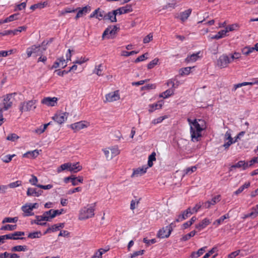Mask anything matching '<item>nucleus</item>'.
<instances>
[{
  "mask_svg": "<svg viewBox=\"0 0 258 258\" xmlns=\"http://www.w3.org/2000/svg\"><path fill=\"white\" fill-rule=\"evenodd\" d=\"M187 121L190 125V134L192 142H198L200 140V138L202 137V132L204 130V120L199 119L191 120L189 118L187 119Z\"/></svg>",
  "mask_w": 258,
  "mask_h": 258,
  "instance_id": "f257e3e1",
  "label": "nucleus"
},
{
  "mask_svg": "<svg viewBox=\"0 0 258 258\" xmlns=\"http://www.w3.org/2000/svg\"><path fill=\"white\" fill-rule=\"evenodd\" d=\"M95 204V203L93 204V206L85 207L82 208L80 211L79 219L81 220H84L93 217Z\"/></svg>",
  "mask_w": 258,
  "mask_h": 258,
  "instance_id": "f03ea898",
  "label": "nucleus"
},
{
  "mask_svg": "<svg viewBox=\"0 0 258 258\" xmlns=\"http://www.w3.org/2000/svg\"><path fill=\"white\" fill-rule=\"evenodd\" d=\"M36 100H31L21 103L19 105L20 111L23 112L35 109L36 107Z\"/></svg>",
  "mask_w": 258,
  "mask_h": 258,
  "instance_id": "7ed1b4c3",
  "label": "nucleus"
},
{
  "mask_svg": "<svg viewBox=\"0 0 258 258\" xmlns=\"http://www.w3.org/2000/svg\"><path fill=\"white\" fill-rule=\"evenodd\" d=\"M24 235H25V232L23 231H15L14 233L4 235V236L5 240H25L26 238L22 237Z\"/></svg>",
  "mask_w": 258,
  "mask_h": 258,
  "instance_id": "20e7f679",
  "label": "nucleus"
},
{
  "mask_svg": "<svg viewBox=\"0 0 258 258\" xmlns=\"http://www.w3.org/2000/svg\"><path fill=\"white\" fill-rule=\"evenodd\" d=\"M231 62L229 57L226 54L221 55L217 60V66L220 68H225Z\"/></svg>",
  "mask_w": 258,
  "mask_h": 258,
  "instance_id": "39448f33",
  "label": "nucleus"
},
{
  "mask_svg": "<svg viewBox=\"0 0 258 258\" xmlns=\"http://www.w3.org/2000/svg\"><path fill=\"white\" fill-rule=\"evenodd\" d=\"M14 94H9L4 98L3 103H0L1 106L5 110H7L9 109L13 104V101L12 100Z\"/></svg>",
  "mask_w": 258,
  "mask_h": 258,
  "instance_id": "423d86ee",
  "label": "nucleus"
},
{
  "mask_svg": "<svg viewBox=\"0 0 258 258\" xmlns=\"http://www.w3.org/2000/svg\"><path fill=\"white\" fill-rule=\"evenodd\" d=\"M88 123L85 121H80L71 124L69 127L71 128L74 132H77L80 130L86 128L88 126Z\"/></svg>",
  "mask_w": 258,
  "mask_h": 258,
  "instance_id": "0eeeda50",
  "label": "nucleus"
},
{
  "mask_svg": "<svg viewBox=\"0 0 258 258\" xmlns=\"http://www.w3.org/2000/svg\"><path fill=\"white\" fill-rule=\"evenodd\" d=\"M192 214L193 212L191 211V208L188 207L186 210L183 211L181 214L177 216V218L175 219V221L177 222H181L187 219Z\"/></svg>",
  "mask_w": 258,
  "mask_h": 258,
  "instance_id": "6e6552de",
  "label": "nucleus"
},
{
  "mask_svg": "<svg viewBox=\"0 0 258 258\" xmlns=\"http://www.w3.org/2000/svg\"><path fill=\"white\" fill-rule=\"evenodd\" d=\"M43 193V190L34 187H28L26 192L28 197H39Z\"/></svg>",
  "mask_w": 258,
  "mask_h": 258,
  "instance_id": "1a4fd4ad",
  "label": "nucleus"
},
{
  "mask_svg": "<svg viewBox=\"0 0 258 258\" xmlns=\"http://www.w3.org/2000/svg\"><path fill=\"white\" fill-rule=\"evenodd\" d=\"M106 101L113 102L119 99V91L116 90L114 92H110L105 96Z\"/></svg>",
  "mask_w": 258,
  "mask_h": 258,
  "instance_id": "9d476101",
  "label": "nucleus"
},
{
  "mask_svg": "<svg viewBox=\"0 0 258 258\" xmlns=\"http://www.w3.org/2000/svg\"><path fill=\"white\" fill-rule=\"evenodd\" d=\"M119 29V27H117L116 26H110L108 27L103 32L102 34V38H104L108 34H110L111 36L115 35Z\"/></svg>",
  "mask_w": 258,
  "mask_h": 258,
  "instance_id": "9b49d317",
  "label": "nucleus"
},
{
  "mask_svg": "<svg viewBox=\"0 0 258 258\" xmlns=\"http://www.w3.org/2000/svg\"><path fill=\"white\" fill-rule=\"evenodd\" d=\"M77 9L78 10V12L75 17L76 19H77L90 12L91 10V8L90 6L87 5L82 8H78Z\"/></svg>",
  "mask_w": 258,
  "mask_h": 258,
  "instance_id": "f8f14e48",
  "label": "nucleus"
},
{
  "mask_svg": "<svg viewBox=\"0 0 258 258\" xmlns=\"http://www.w3.org/2000/svg\"><path fill=\"white\" fill-rule=\"evenodd\" d=\"M68 115V113L63 112L58 114H55L52 119L59 124L63 123L67 119Z\"/></svg>",
  "mask_w": 258,
  "mask_h": 258,
  "instance_id": "ddd939ff",
  "label": "nucleus"
},
{
  "mask_svg": "<svg viewBox=\"0 0 258 258\" xmlns=\"http://www.w3.org/2000/svg\"><path fill=\"white\" fill-rule=\"evenodd\" d=\"M56 97H45L41 100V103L48 106H54L57 103Z\"/></svg>",
  "mask_w": 258,
  "mask_h": 258,
  "instance_id": "4468645a",
  "label": "nucleus"
},
{
  "mask_svg": "<svg viewBox=\"0 0 258 258\" xmlns=\"http://www.w3.org/2000/svg\"><path fill=\"white\" fill-rule=\"evenodd\" d=\"M220 201V196L217 195L212 198L211 201H208L205 203H203V207L208 209L210 208L211 205H214L217 202Z\"/></svg>",
  "mask_w": 258,
  "mask_h": 258,
  "instance_id": "2eb2a0df",
  "label": "nucleus"
},
{
  "mask_svg": "<svg viewBox=\"0 0 258 258\" xmlns=\"http://www.w3.org/2000/svg\"><path fill=\"white\" fill-rule=\"evenodd\" d=\"M116 11L113 10L111 12H109L106 13L105 16L104 17V20H109L111 22H116Z\"/></svg>",
  "mask_w": 258,
  "mask_h": 258,
  "instance_id": "dca6fc26",
  "label": "nucleus"
},
{
  "mask_svg": "<svg viewBox=\"0 0 258 258\" xmlns=\"http://www.w3.org/2000/svg\"><path fill=\"white\" fill-rule=\"evenodd\" d=\"M171 233H169L168 229H166V226L160 229L157 234V237L159 238H168Z\"/></svg>",
  "mask_w": 258,
  "mask_h": 258,
  "instance_id": "f3484780",
  "label": "nucleus"
},
{
  "mask_svg": "<svg viewBox=\"0 0 258 258\" xmlns=\"http://www.w3.org/2000/svg\"><path fill=\"white\" fill-rule=\"evenodd\" d=\"M117 14L121 15L126 14L133 11L132 7L131 5H126L124 7H122L115 10Z\"/></svg>",
  "mask_w": 258,
  "mask_h": 258,
  "instance_id": "a211bd4d",
  "label": "nucleus"
},
{
  "mask_svg": "<svg viewBox=\"0 0 258 258\" xmlns=\"http://www.w3.org/2000/svg\"><path fill=\"white\" fill-rule=\"evenodd\" d=\"M242 168L243 170H245L248 168V162H246L244 160H241L238 161L236 164L232 165L231 167L230 170L231 171L232 168Z\"/></svg>",
  "mask_w": 258,
  "mask_h": 258,
  "instance_id": "6ab92c4d",
  "label": "nucleus"
},
{
  "mask_svg": "<svg viewBox=\"0 0 258 258\" xmlns=\"http://www.w3.org/2000/svg\"><path fill=\"white\" fill-rule=\"evenodd\" d=\"M211 220L209 219L206 218L204 219L200 223L196 225V228L201 231L206 227L210 223H211Z\"/></svg>",
  "mask_w": 258,
  "mask_h": 258,
  "instance_id": "aec40b11",
  "label": "nucleus"
},
{
  "mask_svg": "<svg viewBox=\"0 0 258 258\" xmlns=\"http://www.w3.org/2000/svg\"><path fill=\"white\" fill-rule=\"evenodd\" d=\"M163 100H160L157 102V103H153L152 104H150L149 105V111L150 112H153L155 110L157 109H159L161 108L163 104Z\"/></svg>",
  "mask_w": 258,
  "mask_h": 258,
  "instance_id": "412c9836",
  "label": "nucleus"
},
{
  "mask_svg": "<svg viewBox=\"0 0 258 258\" xmlns=\"http://www.w3.org/2000/svg\"><path fill=\"white\" fill-rule=\"evenodd\" d=\"M53 213V209H50L48 211L43 213L42 215H40L39 217L42 220H45V221H50L53 217H51ZM39 218V217H38Z\"/></svg>",
  "mask_w": 258,
  "mask_h": 258,
  "instance_id": "4be33fe9",
  "label": "nucleus"
},
{
  "mask_svg": "<svg viewBox=\"0 0 258 258\" xmlns=\"http://www.w3.org/2000/svg\"><path fill=\"white\" fill-rule=\"evenodd\" d=\"M191 11L192 10L191 9H188L184 12L180 13L179 19L182 22H185L190 15Z\"/></svg>",
  "mask_w": 258,
  "mask_h": 258,
  "instance_id": "5701e85b",
  "label": "nucleus"
},
{
  "mask_svg": "<svg viewBox=\"0 0 258 258\" xmlns=\"http://www.w3.org/2000/svg\"><path fill=\"white\" fill-rule=\"evenodd\" d=\"M22 210L24 212V216H30L34 215V213L32 212V209L29 205L23 206L21 208Z\"/></svg>",
  "mask_w": 258,
  "mask_h": 258,
  "instance_id": "b1692460",
  "label": "nucleus"
},
{
  "mask_svg": "<svg viewBox=\"0 0 258 258\" xmlns=\"http://www.w3.org/2000/svg\"><path fill=\"white\" fill-rule=\"evenodd\" d=\"M228 32L227 28H226L224 30H222L219 31L217 34L213 35L211 37V39H219L223 38L226 35V33Z\"/></svg>",
  "mask_w": 258,
  "mask_h": 258,
  "instance_id": "393cba45",
  "label": "nucleus"
},
{
  "mask_svg": "<svg viewBox=\"0 0 258 258\" xmlns=\"http://www.w3.org/2000/svg\"><path fill=\"white\" fill-rule=\"evenodd\" d=\"M82 169V166L79 165V163H71L70 167V171L77 173Z\"/></svg>",
  "mask_w": 258,
  "mask_h": 258,
  "instance_id": "a878e982",
  "label": "nucleus"
},
{
  "mask_svg": "<svg viewBox=\"0 0 258 258\" xmlns=\"http://www.w3.org/2000/svg\"><path fill=\"white\" fill-rule=\"evenodd\" d=\"M147 168L148 167L145 166L139 167L136 170H134L132 176H138L139 175H142L146 172Z\"/></svg>",
  "mask_w": 258,
  "mask_h": 258,
  "instance_id": "bb28decb",
  "label": "nucleus"
},
{
  "mask_svg": "<svg viewBox=\"0 0 258 258\" xmlns=\"http://www.w3.org/2000/svg\"><path fill=\"white\" fill-rule=\"evenodd\" d=\"M39 155V151L38 150H34L32 151H28L23 155L24 157L35 158Z\"/></svg>",
  "mask_w": 258,
  "mask_h": 258,
  "instance_id": "cd10ccee",
  "label": "nucleus"
},
{
  "mask_svg": "<svg viewBox=\"0 0 258 258\" xmlns=\"http://www.w3.org/2000/svg\"><path fill=\"white\" fill-rule=\"evenodd\" d=\"M39 216H38V215L35 216L36 219H35L34 220H32L31 221V224H35L38 225H41V226H46V225H47V223L46 222H42V221H45V220H42L40 217L38 218Z\"/></svg>",
  "mask_w": 258,
  "mask_h": 258,
  "instance_id": "c85d7f7f",
  "label": "nucleus"
},
{
  "mask_svg": "<svg viewBox=\"0 0 258 258\" xmlns=\"http://www.w3.org/2000/svg\"><path fill=\"white\" fill-rule=\"evenodd\" d=\"M229 214H226L222 216H221L219 219H217L213 222V225H215L216 227H218L224 221L225 219L229 218Z\"/></svg>",
  "mask_w": 258,
  "mask_h": 258,
  "instance_id": "c756f323",
  "label": "nucleus"
},
{
  "mask_svg": "<svg viewBox=\"0 0 258 258\" xmlns=\"http://www.w3.org/2000/svg\"><path fill=\"white\" fill-rule=\"evenodd\" d=\"M27 246L26 245H16L11 248L12 252L16 251H25L27 250Z\"/></svg>",
  "mask_w": 258,
  "mask_h": 258,
  "instance_id": "7c9ffc66",
  "label": "nucleus"
},
{
  "mask_svg": "<svg viewBox=\"0 0 258 258\" xmlns=\"http://www.w3.org/2000/svg\"><path fill=\"white\" fill-rule=\"evenodd\" d=\"M47 5V2H44L43 3H39L34 5H32L30 7V9L32 10H34L36 9H42L46 7Z\"/></svg>",
  "mask_w": 258,
  "mask_h": 258,
  "instance_id": "2f4dec72",
  "label": "nucleus"
},
{
  "mask_svg": "<svg viewBox=\"0 0 258 258\" xmlns=\"http://www.w3.org/2000/svg\"><path fill=\"white\" fill-rule=\"evenodd\" d=\"M174 94V90L172 89H169L163 92L160 95V97L163 98H167Z\"/></svg>",
  "mask_w": 258,
  "mask_h": 258,
  "instance_id": "473e14b6",
  "label": "nucleus"
},
{
  "mask_svg": "<svg viewBox=\"0 0 258 258\" xmlns=\"http://www.w3.org/2000/svg\"><path fill=\"white\" fill-rule=\"evenodd\" d=\"M206 248V246H204L200 248L197 252H193L191 255V257L192 258H197L199 257L200 255L203 254Z\"/></svg>",
  "mask_w": 258,
  "mask_h": 258,
  "instance_id": "72a5a7b5",
  "label": "nucleus"
},
{
  "mask_svg": "<svg viewBox=\"0 0 258 258\" xmlns=\"http://www.w3.org/2000/svg\"><path fill=\"white\" fill-rule=\"evenodd\" d=\"M199 53H193L190 55L187 56L185 58V61L187 62L196 61L199 57Z\"/></svg>",
  "mask_w": 258,
  "mask_h": 258,
  "instance_id": "f704fd0d",
  "label": "nucleus"
},
{
  "mask_svg": "<svg viewBox=\"0 0 258 258\" xmlns=\"http://www.w3.org/2000/svg\"><path fill=\"white\" fill-rule=\"evenodd\" d=\"M250 183L249 182L245 183L243 185L240 186L235 192L234 194L236 195L242 192L245 188H247L250 186Z\"/></svg>",
  "mask_w": 258,
  "mask_h": 258,
  "instance_id": "c9c22d12",
  "label": "nucleus"
},
{
  "mask_svg": "<svg viewBox=\"0 0 258 258\" xmlns=\"http://www.w3.org/2000/svg\"><path fill=\"white\" fill-rule=\"evenodd\" d=\"M17 225L7 224L1 227V230L13 231L17 229Z\"/></svg>",
  "mask_w": 258,
  "mask_h": 258,
  "instance_id": "e433bc0d",
  "label": "nucleus"
},
{
  "mask_svg": "<svg viewBox=\"0 0 258 258\" xmlns=\"http://www.w3.org/2000/svg\"><path fill=\"white\" fill-rule=\"evenodd\" d=\"M42 235L40 231H35L31 233H29L28 235V238L30 239H35L40 238Z\"/></svg>",
  "mask_w": 258,
  "mask_h": 258,
  "instance_id": "4c0bfd02",
  "label": "nucleus"
},
{
  "mask_svg": "<svg viewBox=\"0 0 258 258\" xmlns=\"http://www.w3.org/2000/svg\"><path fill=\"white\" fill-rule=\"evenodd\" d=\"M156 160V153L153 152L149 155L148 161V166L151 167L153 165V162Z\"/></svg>",
  "mask_w": 258,
  "mask_h": 258,
  "instance_id": "58836bf2",
  "label": "nucleus"
},
{
  "mask_svg": "<svg viewBox=\"0 0 258 258\" xmlns=\"http://www.w3.org/2000/svg\"><path fill=\"white\" fill-rule=\"evenodd\" d=\"M196 233V231L195 230H193L189 232V233L185 234L184 235H183L182 237L181 238L180 240L181 241H185L188 240L189 239H190L191 237H193L195 235Z\"/></svg>",
  "mask_w": 258,
  "mask_h": 258,
  "instance_id": "ea45409f",
  "label": "nucleus"
},
{
  "mask_svg": "<svg viewBox=\"0 0 258 258\" xmlns=\"http://www.w3.org/2000/svg\"><path fill=\"white\" fill-rule=\"evenodd\" d=\"M77 178L74 175H72L71 176L67 177L64 178V182L65 183H68L69 180H71L72 183V185L74 186H76L78 185V183L76 182Z\"/></svg>",
  "mask_w": 258,
  "mask_h": 258,
  "instance_id": "a19ab883",
  "label": "nucleus"
},
{
  "mask_svg": "<svg viewBox=\"0 0 258 258\" xmlns=\"http://www.w3.org/2000/svg\"><path fill=\"white\" fill-rule=\"evenodd\" d=\"M18 220V218L17 217H15L13 218L6 217L3 220L2 223L5 224L6 223H16Z\"/></svg>",
  "mask_w": 258,
  "mask_h": 258,
  "instance_id": "79ce46f5",
  "label": "nucleus"
},
{
  "mask_svg": "<svg viewBox=\"0 0 258 258\" xmlns=\"http://www.w3.org/2000/svg\"><path fill=\"white\" fill-rule=\"evenodd\" d=\"M71 166V163H64L62 165H61L58 168H57V172H60L63 170H64L66 169H68L70 171V167Z\"/></svg>",
  "mask_w": 258,
  "mask_h": 258,
  "instance_id": "37998d69",
  "label": "nucleus"
},
{
  "mask_svg": "<svg viewBox=\"0 0 258 258\" xmlns=\"http://www.w3.org/2000/svg\"><path fill=\"white\" fill-rule=\"evenodd\" d=\"M102 68V65L101 64L96 66L95 67L94 70L93 71V73L96 74V75H97L99 76H103V74L102 73V70L101 69Z\"/></svg>",
  "mask_w": 258,
  "mask_h": 258,
  "instance_id": "c03bdc74",
  "label": "nucleus"
},
{
  "mask_svg": "<svg viewBox=\"0 0 258 258\" xmlns=\"http://www.w3.org/2000/svg\"><path fill=\"white\" fill-rule=\"evenodd\" d=\"M19 14H14L4 19L5 22H10L18 19Z\"/></svg>",
  "mask_w": 258,
  "mask_h": 258,
  "instance_id": "a18cd8bd",
  "label": "nucleus"
},
{
  "mask_svg": "<svg viewBox=\"0 0 258 258\" xmlns=\"http://www.w3.org/2000/svg\"><path fill=\"white\" fill-rule=\"evenodd\" d=\"M109 149L110 150L112 154V155L110 158V159H111L113 156H115L119 154L120 152L117 146L112 147L109 148Z\"/></svg>",
  "mask_w": 258,
  "mask_h": 258,
  "instance_id": "49530a36",
  "label": "nucleus"
},
{
  "mask_svg": "<svg viewBox=\"0 0 258 258\" xmlns=\"http://www.w3.org/2000/svg\"><path fill=\"white\" fill-rule=\"evenodd\" d=\"M159 62V59L157 58H154L151 61H150L147 65V68L148 69H151L153 68L156 64H157Z\"/></svg>",
  "mask_w": 258,
  "mask_h": 258,
  "instance_id": "de8ad7c7",
  "label": "nucleus"
},
{
  "mask_svg": "<svg viewBox=\"0 0 258 258\" xmlns=\"http://www.w3.org/2000/svg\"><path fill=\"white\" fill-rule=\"evenodd\" d=\"M97 9H99V11L97 13V17H98L97 18V19L100 20L102 19H103L104 20V17L105 16L106 13L99 8H97Z\"/></svg>",
  "mask_w": 258,
  "mask_h": 258,
  "instance_id": "09e8293b",
  "label": "nucleus"
},
{
  "mask_svg": "<svg viewBox=\"0 0 258 258\" xmlns=\"http://www.w3.org/2000/svg\"><path fill=\"white\" fill-rule=\"evenodd\" d=\"M170 82L172 83V88L175 89L178 87L180 84L179 81L178 80L177 77L171 79Z\"/></svg>",
  "mask_w": 258,
  "mask_h": 258,
  "instance_id": "8fccbe9b",
  "label": "nucleus"
},
{
  "mask_svg": "<svg viewBox=\"0 0 258 258\" xmlns=\"http://www.w3.org/2000/svg\"><path fill=\"white\" fill-rule=\"evenodd\" d=\"M15 156V154H13L12 155H7L4 156L2 158V161L5 163H9L10 162L13 157Z\"/></svg>",
  "mask_w": 258,
  "mask_h": 258,
  "instance_id": "3c124183",
  "label": "nucleus"
},
{
  "mask_svg": "<svg viewBox=\"0 0 258 258\" xmlns=\"http://www.w3.org/2000/svg\"><path fill=\"white\" fill-rule=\"evenodd\" d=\"M191 67H186L182 68L180 70V75L183 76L184 75H187L190 73L191 70Z\"/></svg>",
  "mask_w": 258,
  "mask_h": 258,
  "instance_id": "603ef678",
  "label": "nucleus"
},
{
  "mask_svg": "<svg viewBox=\"0 0 258 258\" xmlns=\"http://www.w3.org/2000/svg\"><path fill=\"white\" fill-rule=\"evenodd\" d=\"M148 55V54L147 53H146L144 54L140 55L135 59V62L138 63L139 62L144 61V60L147 58Z\"/></svg>",
  "mask_w": 258,
  "mask_h": 258,
  "instance_id": "864d4df0",
  "label": "nucleus"
},
{
  "mask_svg": "<svg viewBox=\"0 0 258 258\" xmlns=\"http://www.w3.org/2000/svg\"><path fill=\"white\" fill-rule=\"evenodd\" d=\"M217 247H214L208 252L206 253L202 258H209L211 255L214 253L215 251H217Z\"/></svg>",
  "mask_w": 258,
  "mask_h": 258,
  "instance_id": "5fc2aeb1",
  "label": "nucleus"
},
{
  "mask_svg": "<svg viewBox=\"0 0 258 258\" xmlns=\"http://www.w3.org/2000/svg\"><path fill=\"white\" fill-rule=\"evenodd\" d=\"M21 181L17 180L15 182H11L8 185V187L15 188L21 185Z\"/></svg>",
  "mask_w": 258,
  "mask_h": 258,
  "instance_id": "6e6d98bb",
  "label": "nucleus"
},
{
  "mask_svg": "<svg viewBox=\"0 0 258 258\" xmlns=\"http://www.w3.org/2000/svg\"><path fill=\"white\" fill-rule=\"evenodd\" d=\"M202 206L203 204L201 202L197 203L194 207L191 208V211L193 212V214L198 212Z\"/></svg>",
  "mask_w": 258,
  "mask_h": 258,
  "instance_id": "4d7b16f0",
  "label": "nucleus"
},
{
  "mask_svg": "<svg viewBox=\"0 0 258 258\" xmlns=\"http://www.w3.org/2000/svg\"><path fill=\"white\" fill-rule=\"evenodd\" d=\"M18 138H19V137L16 134H10L7 137V139L8 140L11 141L13 142L15 141Z\"/></svg>",
  "mask_w": 258,
  "mask_h": 258,
  "instance_id": "13d9d810",
  "label": "nucleus"
},
{
  "mask_svg": "<svg viewBox=\"0 0 258 258\" xmlns=\"http://www.w3.org/2000/svg\"><path fill=\"white\" fill-rule=\"evenodd\" d=\"M6 35H15L14 30H5L3 32H0V36H6Z\"/></svg>",
  "mask_w": 258,
  "mask_h": 258,
  "instance_id": "bf43d9fd",
  "label": "nucleus"
},
{
  "mask_svg": "<svg viewBox=\"0 0 258 258\" xmlns=\"http://www.w3.org/2000/svg\"><path fill=\"white\" fill-rule=\"evenodd\" d=\"M145 250H140L139 251H136L133 252L131 254V257L134 258L139 255H141L144 254Z\"/></svg>",
  "mask_w": 258,
  "mask_h": 258,
  "instance_id": "052dcab7",
  "label": "nucleus"
},
{
  "mask_svg": "<svg viewBox=\"0 0 258 258\" xmlns=\"http://www.w3.org/2000/svg\"><path fill=\"white\" fill-rule=\"evenodd\" d=\"M138 53V52L136 51H131L130 52H128L127 51L124 50L122 51V55L124 56H129L130 55H132Z\"/></svg>",
  "mask_w": 258,
  "mask_h": 258,
  "instance_id": "680f3d73",
  "label": "nucleus"
},
{
  "mask_svg": "<svg viewBox=\"0 0 258 258\" xmlns=\"http://www.w3.org/2000/svg\"><path fill=\"white\" fill-rule=\"evenodd\" d=\"M38 181V179L36 176L35 175H32V177L31 179H29V182L33 185H35L37 187V185L38 184H37V182Z\"/></svg>",
  "mask_w": 258,
  "mask_h": 258,
  "instance_id": "e2e57ef3",
  "label": "nucleus"
},
{
  "mask_svg": "<svg viewBox=\"0 0 258 258\" xmlns=\"http://www.w3.org/2000/svg\"><path fill=\"white\" fill-rule=\"evenodd\" d=\"M26 6V2H23L20 4H18L16 6V8H15V10H19L21 11L22 10L25 9Z\"/></svg>",
  "mask_w": 258,
  "mask_h": 258,
  "instance_id": "0e129e2a",
  "label": "nucleus"
},
{
  "mask_svg": "<svg viewBox=\"0 0 258 258\" xmlns=\"http://www.w3.org/2000/svg\"><path fill=\"white\" fill-rule=\"evenodd\" d=\"M58 60H59L60 68H64L67 66V61L63 57L58 58Z\"/></svg>",
  "mask_w": 258,
  "mask_h": 258,
  "instance_id": "69168bd1",
  "label": "nucleus"
},
{
  "mask_svg": "<svg viewBox=\"0 0 258 258\" xmlns=\"http://www.w3.org/2000/svg\"><path fill=\"white\" fill-rule=\"evenodd\" d=\"M143 241L147 245H150L151 244H154L156 242V239H152L151 240H149L147 238H144Z\"/></svg>",
  "mask_w": 258,
  "mask_h": 258,
  "instance_id": "338daca9",
  "label": "nucleus"
},
{
  "mask_svg": "<svg viewBox=\"0 0 258 258\" xmlns=\"http://www.w3.org/2000/svg\"><path fill=\"white\" fill-rule=\"evenodd\" d=\"M164 119H165V117H164V116L159 117L157 118L153 119L152 121V123L155 125V124L161 123Z\"/></svg>",
  "mask_w": 258,
  "mask_h": 258,
  "instance_id": "774afa93",
  "label": "nucleus"
}]
</instances>
